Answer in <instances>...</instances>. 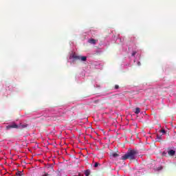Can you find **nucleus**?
Masks as SVG:
<instances>
[{
    "label": "nucleus",
    "mask_w": 176,
    "mask_h": 176,
    "mask_svg": "<svg viewBox=\"0 0 176 176\" xmlns=\"http://www.w3.org/2000/svg\"><path fill=\"white\" fill-rule=\"evenodd\" d=\"M138 155V151L135 149H129L127 153L122 156V160H135L137 159V155Z\"/></svg>",
    "instance_id": "nucleus-1"
},
{
    "label": "nucleus",
    "mask_w": 176,
    "mask_h": 176,
    "mask_svg": "<svg viewBox=\"0 0 176 176\" xmlns=\"http://www.w3.org/2000/svg\"><path fill=\"white\" fill-rule=\"evenodd\" d=\"M28 124H20L19 126L16 123H12L6 126V130H10V129H27Z\"/></svg>",
    "instance_id": "nucleus-2"
},
{
    "label": "nucleus",
    "mask_w": 176,
    "mask_h": 176,
    "mask_svg": "<svg viewBox=\"0 0 176 176\" xmlns=\"http://www.w3.org/2000/svg\"><path fill=\"white\" fill-rule=\"evenodd\" d=\"M57 119V116H44L41 118V122H52L53 120H56Z\"/></svg>",
    "instance_id": "nucleus-3"
},
{
    "label": "nucleus",
    "mask_w": 176,
    "mask_h": 176,
    "mask_svg": "<svg viewBox=\"0 0 176 176\" xmlns=\"http://www.w3.org/2000/svg\"><path fill=\"white\" fill-rule=\"evenodd\" d=\"M72 58H74V60H80L81 61H86L87 60V57L86 56H80L76 55V54H73L71 56Z\"/></svg>",
    "instance_id": "nucleus-4"
},
{
    "label": "nucleus",
    "mask_w": 176,
    "mask_h": 176,
    "mask_svg": "<svg viewBox=\"0 0 176 176\" xmlns=\"http://www.w3.org/2000/svg\"><path fill=\"white\" fill-rule=\"evenodd\" d=\"M97 40L94 39V38H90L89 40H88V43H91V45H96V43H97Z\"/></svg>",
    "instance_id": "nucleus-5"
},
{
    "label": "nucleus",
    "mask_w": 176,
    "mask_h": 176,
    "mask_svg": "<svg viewBox=\"0 0 176 176\" xmlns=\"http://www.w3.org/2000/svg\"><path fill=\"white\" fill-rule=\"evenodd\" d=\"M168 154L169 155V156H174L175 155V151H174V150H169L168 151Z\"/></svg>",
    "instance_id": "nucleus-6"
},
{
    "label": "nucleus",
    "mask_w": 176,
    "mask_h": 176,
    "mask_svg": "<svg viewBox=\"0 0 176 176\" xmlns=\"http://www.w3.org/2000/svg\"><path fill=\"white\" fill-rule=\"evenodd\" d=\"M134 112L135 115H138V113L141 112V109H140V107H136Z\"/></svg>",
    "instance_id": "nucleus-7"
},
{
    "label": "nucleus",
    "mask_w": 176,
    "mask_h": 176,
    "mask_svg": "<svg viewBox=\"0 0 176 176\" xmlns=\"http://www.w3.org/2000/svg\"><path fill=\"white\" fill-rule=\"evenodd\" d=\"M90 170L89 169H87V170H85V176H89V175H90Z\"/></svg>",
    "instance_id": "nucleus-8"
},
{
    "label": "nucleus",
    "mask_w": 176,
    "mask_h": 176,
    "mask_svg": "<svg viewBox=\"0 0 176 176\" xmlns=\"http://www.w3.org/2000/svg\"><path fill=\"white\" fill-rule=\"evenodd\" d=\"M157 142H162V136L157 135Z\"/></svg>",
    "instance_id": "nucleus-9"
},
{
    "label": "nucleus",
    "mask_w": 176,
    "mask_h": 176,
    "mask_svg": "<svg viewBox=\"0 0 176 176\" xmlns=\"http://www.w3.org/2000/svg\"><path fill=\"white\" fill-rule=\"evenodd\" d=\"M111 156H113V157H118V156H119V154H118V153H113L111 154Z\"/></svg>",
    "instance_id": "nucleus-10"
},
{
    "label": "nucleus",
    "mask_w": 176,
    "mask_h": 176,
    "mask_svg": "<svg viewBox=\"0 0 176 176\" xmlns=\"http://www.w3.org/2000/svg\"><path fill=\"white\" fill-rule=\"evenodd\" d=\"M98 166H100V164H98V162H96L94 164L95 168H97V167H98Z\"/></svg>",
    "instance_id": "nucleus-11"
},
{
    "label": "nucleus",
    "mask_w": 176,
    "mask_h": 176,
    "mask_svg": "<svg viewBox=\"0 0 176 176\" xmlns=\"http://www.w3.org/2000/svg\"><path fill=\"white\" fill-rule=\"evenodd\" d=\"M157 171H160V170H163V166H160L157 168Z\"/></svg>",
    "instance_id": "nucleus-12"
},
{
    "label": "nucleus",
    "mask_w": 176,
    "mask_h": 176,
    "mask_svg": "<svg viewBox=\"0 0 176 176\" xmlns=\"http://www.w3.org/2000/svg\"><path fill=\"white\" fill-rule=\"evenodd\" d=\"M160 133H162L163 134H166V130L162 129V130L160 131Z\"/></svg>",
    "instance_id": "nucleus-13"
},
{
    "label": "nucleus",
    "mask_w": 176,
    "mask_h": 176,
    "mask_svg": "<svg viewBox=\"0 0 176 176\" xmlns=\"http://www.w3.org/2000/svg\"><path fill=\"white\" fill-rule=\"evenodd\" d=\"M17 176H21V172L19 171L16 173Z\"/></svg>",
    "instance_id": "nucleus-14"
},
{
    "label": "nucleus",
    "mask_w": 176,
    "mask_h": 176,
    "mask_svg": "<svg viewBox=\"0 0 176 176\" xmlns=\"http://www.w3.org/2000/svg\"><path fill=\"white\" fill-rule=\"evenodd\" d=\"M115 89H116V90H118V89H119V85H115Z\"/></svg>",
    "instance_id": "nucleus-15"
},
{
    "label": "nucleus",
    "mask_w": 176,
    "mask_h": 176,
    "mask_svg": "<svg viewBox=\"0 0 176 176\" xmlns=\"http://www.w3.org/2000/svg\"><path fill=\"white\" fill-rule=\"evenodd\" d=\"M135 54H137V52H133L132 53V56H134Z\"/></svg>",
    "instance_id": "nucleus-16"
},
{
    "label": "nucleus",
    "mask_w": 176,
    "mask_h": 176,
    "mask_svg": "<svg viewBox=\"0 0 176 176\" xmlns=\"http://www.w3.org/2000/svg\"><path fill=\"white\" fill-rule=\"evenodd\" d=\"M50 168V170H51L52 171H54L53 168Z\"/></svg>",
    "instance_id": "nucleus-17"
},
{
    "label": "nucleus",
    "mask_w": 176,
    "mask_h": 176,
    "mask_svg": "<svg viewBox=\"0 0 176 176\" xmlns=\"http://www.w3.org/2000/svg\"><path fill=\"white\" fill-rule=\"evenodd\" d=\"M138 65H141V63L138 62Z\"/></svg>",
    "instance_id": "nucleus-18"
}]
</instances>
